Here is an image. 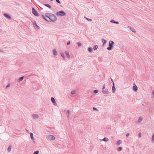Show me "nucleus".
<instances>
[{"mask_svg":"<svg viewBox=\"0 0 154 154\" xmlns=\"http://www.w3.org/2000/svg\"><path fill=\"white\" fill-rule=\"evenodd\" d=\"M133 88L134 90L135 91H137V86L134 83V85L133 87Z\"/></svg>","mask_w":154,"mask_h":154,"instance_id":"ddd939ff","label":"nucleus"},{"mask_svg":"<svg viewBox=\"0 0 154 154\" xmlns=\"http://www.w3.org/2000/svg\"><path fill=\"white\" fill-rule=\"evenodd\" d=\"M110 22L111 23H116V24H119V22H117V21H115L113 20H111L110 21Z\"/></svg>","mask_w":154,"mask_h":154,"instance_id":"a211bd4d","label":"nucleus"},{"mask_svg":"<svg viewBox=\"0 0 154 154\" xmlns=\"http://www.w3.org/2000/svg\"><path fill=\"white\" fill-rule=\"evenodd\" d=\"M93 109L94 110H96V111H98V109L95 108L94 107H93Z\"/></svg>","mask_w":154,"mask_h":154,"instance_id":"e433bc0d","label":"nucleus"},{"mask_svg":"<svg viewBox=\"0 0 154 154\" xmlns=\"http://www.w3.org/2000/svg\"><path fill=\"white\" fill-rule=\"evenodd\" d=\"M70 41H68L67 42V45H69L70 44Z\"/></svg>","mask_w":154,"mask_h":154,"instance_id":"79ce46f5","label":"nucleus"},{"mask_svg":"<svg viewBox=\"0 0 154 154\" xmlns=\"http://www.w3.org/2000/svg\"><path fill=\"white\" fill-rule=\"evenodd\" d=\"M79 46H80L82 45L81 43L80 42H78L76 43Z\"/></svg>","mask_w":154,"mask_h":154,"instance_id":"473e14b6","label":"nucleus"},{"mask_svg":"<svg viewBox=\"0 0 154 154\" xmlns=\"http://www.w3.org/2000/svg\"><path fill=\"white\" fill-rule=\"evenodd\" d=\"M3 51V50H2L0 49V52H2Z\"/></svg>","mask_w":154,"mask_h":154,"instance_id":"a18cd8bd","label":"nucleus"},{"mask_svg":"<svg viewBox=\"0 0 154 154\" xmlns=\"http://www.w3.org/2000/svg\"><path fill=\"white\" fill-rule=\"evenodd\" d=\"M56 1L57 2V3H61V2H60V1H59V0H56Z\"/></svg>","mask_w":154,"mask_h":154,"instance_id":"58836bf2","label":"nucleus"},{"mask_svg":"<svg viewBox=\"0 0 154 154\" xmlns=\"http://www.w3.org/2000/svg\"><path fill=\"white\" fill-rule=\"evenodd\" d=\"M97 48H98V46L97 45H95L93 47V49L94 50L97 49Z\"/></svg>","mask_w":154,"mask_h":154,"instance_id":"b1692460","label":"nucleus"},{"mask_svg":"<svg viewBox=\"0 0 154 154\" xmlns=\"http://www.w3.org/2000/svg\"><path fill=\"white\" fill-rule=\"evenodd\" d=\"M67 113L68 114V117H69V116H71V113L70 111L69 110H67Z\"/></svg>","mask_w":154,"mask_h":154,"instance_id":"dca6fc26","label":"nucleus"},{"mask_svg":"<svg viewBox=\"0 0 154 154\" xmlns=\"http://www.w3.org/2000/svg\"><path fill=\"white\" fill-rule=\"evenodd\" d=\"M60 55L63 59H64L65 58V55L63 53H61Z\"/></svg>","mask_w":154,"mask_h":154,"instance_id":"5701e85b","label":"nucleus"},{"mask_svg":"<svg viewBox=\"0 0 154 154\" xmlns=\"http://www.w3.org/2000/svg\"><path fill=\"white\" fill-rule=\"evenodd\" d=\"M102 140L105 142H107L109 140V139L107 137H105Z\"/></svg>","mask_w":154,"mask_h":154,"instance_id":"412c9836","label":"nucleus"},{"mask_svg":"<svg viewBox=\"0 0 154 154\" xmlns=\"http://www.w3.org/2000/svg\"><path fill=\"white\" fill-rule=\"evenodd\" d=\"M111 81L112 82V84H113V82H113V80L112 78H111Z\"/></svg>","mask_w":154,"mask_h":154,"instance_id":"c03bdc74","label":"nucleus"},{"mask_svg":"<svg viewBox=\"0 0 154 154\" xmlns=\"http://www.w3.org/2000/svg\"><path fill=\"white\" fill-rule=\"evenodd\" d=\"M48 139L50 140H54L55 139L54 136L52 135H50L47 137Z\"/></svg>","mask_w":154,"mask_h":154,"instance_id":"39448f33","label":"nucleus"},{"mask_svg":"<svg viewBox=\"0 0 154 154\" xmlns=\"http://www.w3.org/2000/svg\"><path fill=\"white\" fill-rule=\"evenodd\" d=\"M130 29L133 32H136V30L133 28H132V27H130Z\"/></svg>","mask_w":154,"mask_h":154,"instance_id":"6ab92c4d","label":"nucleus"},{"mask_svg":"<svg viewBox=\"0 0 154 154\" xmlns=\"http://www.w3.org/2000/svg\"><path fill=\"white\" fill-rule=\"evenodd\" d=\"M33 25L36 28L38 29H40V27L37 25L36 22L35 21H34L33 22Z\"/></svg>","mask_w":154,"mask_h":154,"instance_id":"1a4fd4ad","label":"nucleus"},{"mask_svg":"<svg viewBox=\"0 0 154 154\" xmlns=\"http://www.w3.org/2000/svg\"><path fill=\"white\" fill-rule=\"evenodd\" d=\"M153 97L154 98V90L152 91Z\"/></svg>","mask_w":154,"mask_h":154,"instance_id":"37998d69","label":"nucleus"},{"mask_svg":"<svg viewBox=\"0 0 154 154\" xmlns=\"http://www.w3.org/2000/svg\"><path fill=\"white\" fill-rule=\"evenodd\" d=\"M105 85L104 84L103 86L102 89L103 90V89H105Z\"/></svg>","mask_w":154,"mask_h":154,"instance_id":"ea45409f","label":"nucleus"},{"mask_svg":"<svg viewBox=\"0 0 154 154\" xmlns=\"http://www.w3.org/2000/svg\"><path fill=\"white\" fill-rule=\"evenodd\" d=\"M142 119H143L142 117H141V116L140 117H139V118L138 119V122H141L142 121Z\"/></svg>","mask_w":154,"mask_h":154,"instance_id":"aec40b11","label":"nucleus"},{"mask_svg":"<svg viewBox=\"0 0 154 154\" xmlns=\"http://www.w3.org/2000/svg\"><path fill=\"white\" fill-rule=\"evenodd\" d=\"M24 78V76L20 77V81H21Z\"/></svg>","mask_w":154,"mask_h":154,"instance_id":"c9c22d12","label":"nucleus"},{"mask_svg":"<svg viewBox=\"0 0 154 154\" xmlns=\"http://www.w3.org/2000/svg\"><path fill=\"white\" fill-rule=\"evenodd\" d=\"M45 17L44 16H42V18L47 21H48V19H50L53 22L56 21L57 20L56 16L52 14L46 13L45 14Z\"/></svg>","mask_w":154,"mask_h":154,"instance_id":"f257e3e1","label":"nucleus"},{"mask_svg":"<svg viewBox=\"0 0 154 154\" xmlns=\"http://www.w3.org/2000/svg\"><path fill=\"white\" fill-rule=\"evenodd\" d=\"M30 136L31 139L32 140H33L34 139V138L33 136V134L31 132L30 134Z\"/></svg>","mask_w":154,"mask_h":154,"instance_id":"4be33fe9","label":"nucleus"},{"mask_svg":"<svg viewBox=\"0 0 154 154\" xmlns=\"http://www.w3.org/2000/svg\"><path fill=\"white\" fill-rule=\"evenodd\" d=\"M39 153V151H37L34 152L33 154H38Z\"/></svg>","mask_w":154,"mask_h":154,"instance_id":"f704fd0d","label":"nucleus"},{"mask_svg":"<svg viewBox=\"0 0 154 154\" xmlns=\"http://www.w3.org/2000/svg\"><path fill=\"white\" fill-rule=\"evenodd\" d=\"M65 53L66 55V56H67V57L68 58H69L70 57V55L69 54V53L67 51H66L65 52Z\"/></svg>","mask_w":154,"mask_h":154,"instance_id":"4468645a","label":"nucleus"},{"mask_svg":"<svg viewBox=\"0 0 154 154\" xmlns=\"http://www.w3.org/2000/svg\"><path fill=\"white\" fill-rule=\"evenodd\" d=\"M51 100L52 102L53 103L54 105L57 106V104L54 98L52 97L51 98Z\"/></svg>","mask_w":154,"mask_h":154,"instance_id":"423d86ee","label":"nucleus"},{"mask_svg":"<svg viewBox=\"0 0 154 154\" xmlns=\"http://www.w3.org/2000/svg\"><path fill=\"white\" fill-rule=\"evenodd\" d=\"M32 116L34 119H37L39 117L36 114H33Z\"/></svg>","mask_w":154,"mask_h":154,"instance_id":"9b49d317","label":"nucleus"},{"mask_svg":"<svg viewBox=\"0 0 154 154\" xmlns=\"http://www.w3.org/2000/svg\"><path fill=\"white\" fill-rule=\"evenodd\" d=\"M56 14L58 16H63L66 15V13L63 11H60L57 12Z\"/></svg>","mask_w":154,"mask_h":154,"instance_id":"7ed1b4c3","label":"nucleus"},{"mask_svg":"<svg viewBox=\"0 0 154 154\" xmlns=\"http://www.w3.org/2000/svg\"><path fill=\"white\" fill-rule=\"evenodd\" d=\"M32 12L34 15L36 16H39V14L38 13L37 11L35 9V8H32Z\"/></svg>","mask_w":154,"mask_h":154,"instance_id":"20e7f679","label":"nucleus"},{"mask_svg":"<svg viewBox=\"0 0 154 154\" xmlns=\"http://www.w3.org/2000/svg\"><path fill=\"white\" fill-rule=\"evenodd\" d=\"M75 90H73L72 91L71 93V94H75Z\"/></svg>","mask_w":154,"mask_h":154,"instance_id":"a878e982","label":"nucleus"},{"mask_svg":"<svg viewBox=\"0 0 154 154\" xmlns=\"http://www.w3.org/2000/svg\"><path fill=\"white\" fill-rule=\"evenodd\" d=\"M10 87V84H8L6 86V89H8Z\"/></svg>","mask_w":154,"mask_h":154,"instance_id":"7c9ffc66","label":"nucleus"},{"mask_svg":"<svg viewBox=\"0 0 154 154\" xmlns=\"http://www.w3.org/2000/svg\"><path fill=\"white\" fill-rule=\"evenodd\" d=\"M17 81H18V82H19V79H18Z\"/></svg>","mask_w":154,"mask_h":154,"instance_id":"49530a36","label":"nucleus"},{"mask_svg":"<svg viewBox=\"0 0 154 154\" xmlns=\"http://www.w3.org/2000/svg\"><path fill=\"white\" fill-rule=\"evenodd\" d=\"M102 92H103V94H104V95H106L107 94H109V93L108 91V90H103L102 91Z\"/></svg>","mask_w":154,"mask_h":154,"instance_id":"0eeeda50","label":"nucleus"},{"mask_svg":"<svg viewBox=\"0 0 154 154\" xmlns=\"http://www.w3.org/2000/svg\"><path fill=\"white\" fill-rule=\"evenodd\" d=\"M122 147H119L117 149L118 151H121L122 150Z\"/></svg>","mask_w":154,"mask_h":154,"instance_id":"2f4dec72","label":"nucleus"},{"mask_svg":"<svg viewBox=\"0 0 154 154\" xmlns=\"http://www.w3.org/2000/svg\"><path fill=\"white\" fill-rule=\"evenodd\" d=\"M11 148H12V146L11 145H10L9 146L8 148V149H7V150L8 152H9L11 151Z\"/></svg>","mask_w":154,"mask_h":154,"instance_id":"f3484780","label":"nucleus"},{"mask_svg":"<svg viewBox=\"0 0 154 154\" xmlns=\"http://www.w3.org/2000/svg\"><path fill=\"white\" fill-rule=\"evenodd\" d=\"M88 51L89 52H92V49H91V48H89L88 49Z\"/></svg>","mask_w":154,"mask_h":154,"instance_id":"cd10ccee","label":"nucleus"},{"mask_svg":"<svg viewBox=\"0 0 154 154\" xmlns=\"http://www.w3.org/2000/svg\"><path fill=\"white\" fill-rule=\"evenodd\" d=\"M130 135L129 133H127L126 134V136L127 137H128V136H129Z\"/></svg>","mask_w":154,"mask_h":154,"instance_id":"a19ab883","label":"nucleus"},{"mask_svg":"<svg viewBox=\"0 0 154 154\" xmlns=\"http://www.w3.org/2000/svg\"><path fill=\"white\" fill-rule=\"evenodd\" d=\"M84 17L88 21H92L91 19H89L88 18H87L86 17Z\"/></svg>","mask_w":154,"mask_h":154,"instance_id":"72a5a7b5","label":"nucleus"},{"mask_svg":"<svg viewBox=\"0 0 154 154\" xmlns=\"http://www.w3.org/2000/svg\"><path fill=\"white\" fill-rule=\"evenodd\" d=\"M152 142H154V134H153L152 137Z\"/></svg>","mask_w":154,"mask_h":154,"instance_id":"c756f323","label":"nucleus"},{"mask_svg":"<svg viewBox=\"0 0 154 154\" xmlns=\"http://www.w3.org/2000/svg\"><path fill=\"white\" fill-rule=\"evenodd\" d=\"M94 93L95 94H96L97 93H98V91L97 90H94Z\"/></svg>","mask_w":154,"mask_h":154,"instance_id":"bb28decb","label":"nucleus"},{"mask_svg":"<svg viewBox=\"0 0 154 154\" xmlns=\"http://www.w3.org/2000/svg\"><path fill=\"white\" fill-rule=\"evenodd\" d=\"M115 85L114 82H113L112 86V91L113 93H114L116 91V88L115 87Z\"/></svg>","mask_w":154,"mask_h":154,"instance_id":"6e6552de","label":"nucleus"},{"mask_svg":"<svg viewBox=\"0 0 154 154\" xmlns=\"http://www.w3.org/2000/svg\"><path fill=\"white\" fill-rule=\"evenodd\" d=\"M114 42L112 41H110L109 43V47L107 48V49L109 51L112 50L113 48V45Z\"/></svg>","mask_w":154,"mask_h":154,"instance_id":"f03ea898","label":"nucleus"},{"mask_svg":"<svg viewBox=\"0 0 154 154\" xmlns=\"http://www.w3.org/2000/svg\"><path fill=\"white\" fill-rule=\"evenodd\" d=\"M102 42L103 43V45L105 44L106 43V40L103 39H102Z\"/></svg>","mask_w":154,"mask_h":154,"instance_id":"c85d7f7f","label":"nucleus"},{"mask_svg":"<svg viewBox=\"0 0 154 154\" xmlns=\"http://www.w3.org/2000/svg\"><path fill=\"white\" fill-rule=\"evenodd\" d=\"M122 141L121 140H118L116 143V145L117 146L119 145L120 144L122 143Z\"/></svg>","mask_w":154,"mask_h":154,"instance_id":"2eb2a0df","label":"nucleus"},{"mask_svg":"<svg viewBox=\"0 0 154 154\" xmlns=\"http://www.w3.org/2000/svg\"><path fill=\"white\" fill-rule=\"evenodd\" d=\"M44 5L45 6H46V7H48L49 8H51V6L49 5V4H45Z\"/></svg>","mask_w":154,"mask_h":154,"instance_id":"393cba45","label":"nucleus"},{"mask_svg":"<svg viewBox=\"0 0 154 154\" xmlns=\"http://www.w3.org/2000/svg\"><path fill=\"white\" fill-rule=\"evenodd\" d=\"M4 15L6 17L9 19H10L11 18V17L8 14L6 13H5L4 14Z\"/></svg>","mask_w":154,"mask_h":154,"instance_id":"9d476101","label":"nucleus"},{"mask_svg":"<svg viewBox=\"0 0 154 154\" xmlns=\"http://www.w3.org/2000/svg\"><path fill=\"white\" fill-rule=\"evenodd\" d=\"M141 134L140 132L138 134V135L139 137H141Z\"/></svg>","mask_w":154,"mask_h":154,"instance_id":"4c0bfd02","label":"nucleus"},{"mask_svg":"<svg viewBox=\"0 0 154 154\" xmlns=\"http://www.w3.org/2000/svg\"><path fill=\"white\" fill-rule=\"evenodd\" d=\"M53 54L55 56H57V53L56 49H54L53 50Z\"/></svg>","mask_w":154,"mask_h":154,"instance_id":"f8f14e48","label":"nucleus"}]
</instances>
